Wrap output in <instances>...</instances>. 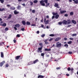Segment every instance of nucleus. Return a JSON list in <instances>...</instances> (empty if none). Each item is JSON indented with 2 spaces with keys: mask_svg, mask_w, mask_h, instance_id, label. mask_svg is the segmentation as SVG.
Segmentation results:
<instances>
[{
  "mask_svg": "<svg viewBox=\"0 0 78 78\" xmlns=\"http://www.w3.org/2000/svg\"><path fill=\"white\" fill-rule=\"evenodd\" d=\"M46 18H47V19H48V18H49V16H46Z\"/></svg>",
  "mask_w": 78,
  "mask_h": 78,
  "instance_id": "69168bd1",
  "label": "nucleus"
},
{
  "mask_svg": "<svg viewBox=\"0 0 78 78\" xmlns=\"http://www.w3.org/2000/svg\"><path fill=\"white\" fill-rule=\"evenodd\" d=\"M67 24L68 25H69V24H70V23H71V20H67Z\"/></svg>",
  "mask_w": 78,
  "mask_h": 78,
  "instance_id": "1a4fd4ad",
  "label": "nucleus"
},
{
  "mask_svg": "<svg viewBox=\"0 0 78 78\" xmlns=\"http://www.w3.org/2000/svg\"><path fill=\"white\" fill-rule=\"evenodd\" d=\"M1 26H3V27H6V23H4L3 24H1Z\"/></svg>",
  "mask_w": 78,
  "mask_h": 78,
  "instance_id": "393cba45",
  "label": "nucleus"
},
{
  "mask_svg": "<svg viewBox=\"0 0 78 78\" xmlns=\"http://www.w3.org/2000/svg\"><path fill=\"white\" fill-rule=\"evenodd\" d=\"M20 57H21V56L20 55L16 56L15 57V59H16V60H18V59H19V58H20Z\"/></svg>",
  "mask_w": 78,
  "mask_h": 78,
  "instance_id": "f8f14e48",
  "label": "nucleus"
},
{
  "mask_svg": "<svg viewBox=\"0 0 78 78\" xmlns=\"http://www.w3.org/2000/svg\"><path fill=\"white\" fill-rule=\"evenodd\" d=\"M56 69L57 70H60V69H61V67H57L56 68Z\"/></svg>",
  "mask_w": 78,
  "mask_h": 78,
  "instance_id": "58836bf2",
  "label": "nucleus"
},
{
  "mask_svg": "<svg viewBox=\"0 0 78 78\" xmlns=\"http://www.w3.org/2000/svg\"><path fill=\"white\" fill-rule=\"evenodd\" d=\"M73 36H76V34H72Z\"/></svg>",
  "mask_w": 78,
  "mask_h": 78,
  "instance_id": "de8ad7c7",
  "label": "nucleus"
},
{
  "mask_svg": "<svg viewBox=\"0 0 78 78\" xmlns=\"http://www.w3.org/2000/svg\"><path fill=\"white\" fill-rule=\"evenodd\" d=\"M71 71H73V68H72L71 69Z\"/></svg>",
  "mask_w": 78,
  "mask_h": 78,
  "instance_id": "774afa93",
  "label": "nucleus"
},
{
  "mask_svg": "<svg viewBox=\"0 0 78 78\" xmlns=\"http://www.w3.org/2000/svg\"><path fill=\"white\" fill-rule=\"evenodd\" d=\"M39 45H40V46H41V47H43V44L42 43H40L39 44Z\"/></svg>",
  "mask_w": 78,
  "mask_h": 78,
  "instance_id": "c85d7f7f",
  "label": "nucleus"
},
{
  "mask_svg": "<svg viewBox=\"0 0 78 78\" xmlns=\"http://www.w3.org/2000/svg\"><path fill=\"white\" fill-rule=\"evenodd\" d=\"M65 12H66V10L60 11V13L61 14H63V13H65Z\"/></svg>",
  "mask_w": 78,
  "mask_h": 78,
  "instance_id": "4468645a",
  "label": "nucleus"
},
{
  "mask_svg": "<svg viewBox=\"0 0 78 78\" xmlns=\"http://www.w3.org/2000/svg\"><path fill=\"white\" fill-rule=\"evenodd\" d=\"M30 5L31 6H32V5H33V2L31 1L30 2Z\"/></svg>",
  "mask_w": 78,
  "mask_h": 78,
  "instance_id": "f704fd0d",
  "label": "nucleus"
},
{
  "mask_svg": "<svg viewBox=\"0 0 78 78\" xmlns=\"http://www.w3.org/2000/svg\"><path fill=\"white\" fill-rule=\"evenodd\" d=\"M14 29L15 30H17V29L16 28V27H14Z\"/></svg>",
  "mask_w": 78,
  "mask_h": 78,
  "instance_id": "e2e57ef3",
  "label": "nucleus"
},
{
  "mask_svg": "<svg viewBox=\"0 0 78 78\" xmlns=\"http://www.w3.org/2000/svg\"><path fill=\"white\" fill-rule=\"evenodd\" d=\"M1 58H3V57L4 56V55H3V52H1Z\"/></svg>",
  "mask_w": 78,
  "mask_h": 78,
  "instance_id": "dca6fc26",
  "label": "nucleus"
},
{
  "mask_svg": "<svg viewBox=\"0 0 78 78\" xmlns=\"http://www.w3.org/2000/svg\"><path fill=\"white\" fill-rule=\"evenodd\" d=\"M59 6V5H58V3H55V4L54 6L55 7H57V8H60V7L59 6Z\"/></svg>",
  "mask_w": 78,
  "mask_h": 78,
  "instance_id": "39448f33",
  "label": "nucleus"
},
{
  "mask_svg": "<svg viewBox=\"0 0 78 78\" xmlns=\"http://www.w3.org/2000/svg\"><path fill=\"white\" fill-rule=\"evenodd\" d=\"M21 31H24V30H25V28H22L21 29Z\"/></svg>",
  "mask_w": 78,
  "mask_h": 78,
  "instance_id": "49530a36",
  "label": "nucleus"
},
{
  "mask_svg": "<svg viewBox=\"0 0 78 78\" xmlns=\"http://www.w3.org/2000/svg\"><path fill=\"white\" fill-rule=\"evenodd\" d=\"M9 67V64L7 63L5 65V67Z\"/></svg>",
  "mask_w": 78,
  "mask_h": 78,
  "instance_id": "4c0bfd02",
  "label": "nucleus"
},
{
  "mask_svg": "<svg viewBox=\"0 0 78 78\" xmlns=\"http://www.w3.org/2000/svg\"><path fill=\"white\" fill-rule=\"evenodd\" d=\"M42 47H41V48H38V50L37 51L38 53H39L40 52V53H42Z\"/></svg>",
  "mask_w": 78,
  "mask_h": 78,
  "instance_id": "7ed1b4c3",
  "label": "nucleus"
},
{
  "mask_svg": "<svg viewBox=\"0 0 78 78\" xmlns=\"http://www.w3.org/2000/svg\"><path fill=\"white\" fill-rule=\"evenodd\" d=\"M55 35L54 34H51L49 35V36H51V37H53Z\"/></svg>",
  "mask_w": 78,
  "mask_h": 78,
  "instance_id": "e433bc0d",
  "label": "nucleus"
},
{
  "mask_svg": "<svg viewBox=\"0 0 78 78\" xmlns=\"http://www.w3.org/2000/svg\"><path fill=\"white\" fill-rule=\"evenodd\" d=\"M8 30H9V29L7 27H6L5 29V31H8Z\"/></svg>",
  "mask_w": 78,
  "mask_h": 78,
  "instance_id": "c03bdc74",
  "label": "nucleus"
},
{
  "mask_svg": "<svg viewBox=\"0 0 78 78\" xmlns=\"http://www.w3.org/2000/svg\"><path fill=\"white\" fill-rule=\"evenodd\" d=\"M44 2L46 3H48V0H41L40 2V4H41V6H45V3H44Z\"/></svg>",
  "mask_w": 78,
  "mask_h": 78,
  "instance_id": "f257e3e1",
  "label": "nucleus"
},
{
  "mask_svg": "<svg viewBox=\"0 0 78 78\" xmlns=\"http://www.w3.org/2000/svg\"><path fill=\"white\" fill-rule=\"evenodd\" d=\"M11 17H12V15H11V14H10L9 16V17H8V19H11Z\"/></svg>",
  "mask_w": 78,
  "mask_h": 78,
  "instance_id": "2f4dec72",
  "label": "nucleus"
},
{
  "mask_svg": "<svg viewBox=\"0 0 78 78\" xmlns=\"http://www.w3.org/2000/svg\"><path fill=\"white\" fill-rule=\"evenodd\" d=\"M46 6H48L49 5H50V3H48V2L47 3H46Z\"/></svg>",
  "mask_w": 78,
  "mask_h": 78,
  "instance_id": "c9c22d12",
  "label": "nucleus"
},
{
  "mask_svg": "<svg viewBox=\"0 0 78 78\" xmlns=\"http://www.w3.org/2000/svg\"><path fill=\"white\" fill-rule=\"evenodd\" d=\"M26 25H31V23H30V22L27 21L26 22Z\"/></svg>",
  "mask_w": 78,
  "mask_h": 78,
  "instance_id": "aec40b11",
  "label": "nucleus"
},
{
  "mask_svg": "<svg viewBox=\"0 0 78 78\" xmlns=\"http://www.w3.org/2000/svg\"><path fill=\"white\" fill-rule=\"evenodd\" d=\"M71 26H72V25H69L67 26V27H71Z\"/></svg>",
  "mask_w": 78,
  "mask_h": 78,
  "instance_id": "0e129e2a",
  "label": "nucleus"
},
{
  "mask_svg": "<svg viewBox=\"0 0 78 78\" xmlns=\"http://www.w3.org/2000/svg\"><path fill=\"white\" fill-rule=\"evenodd\" d=\"M56 44V47H57V48H60L61 46V43H60L59 42H57Z\"/></svg>",
  "mask_w": 78,
  "mask_h": 78,
  "instance_id": "f03ea898",
  "label": "nucleus"
},
{
  "mask_svg": "<svg viewBox=\"0 0 78 78\" xmlns=\"http://www.w3.org/2000/svg\"><path fill=\"white\" fill-rule=\"evenodd\" d=\"M16 36L17 37H20V34H17Z\"/></svg>",
  "mask_w": 78,
  "mask_h": 78,
  "instance_id": "a19ab883",
  "label": "nucleus"
},
{
  "mask_svg": "<svg viewBox=\"0 0 78 78\" xmlns=\"http://www.w3.org/2000/svg\"><path fill=\"white\" fill-rule=\"evenodd\" d=\"M61 37H57L56 39H55V41H58L61 39Z\"/></svg>",
  "mask_w": 78,
  "mask_h": 78,
  "instance_id": "6e6552de",
  "label": "nucleus"
},
{
  "mask_svg": "<svg viewBox=\"0 0 78 78\" xmlns=\"http://www.w3.org/2000/svg\"><path fill=\"white\" fill-rule=\"evenodd\" d=\"M63 24H64V25H67V21H66V20H64L62 22Z\"/></svg>",
  "mask_w": 78,
  "mask_h": 78,
  "instance_id": "423d86ee",
  "label": "nucleus"
},
{
  "mask_svg": "<svg viewBox=\"0 0 78 78\" xmlns=\"http://www.w3.org/2000/svg\"><path fill=\"white\" fill-rule=\"evenodd\" d=\"M22 5H23V6H25V3L22 4Z\"/></svg>",
  "mask_w": 78,
  "mask_h": 78,
  "instance_id": "338daca9",
  "label": "nucleus"
},
{
  "mask_svg": "<svg viewBox=\"0 0 78 78\" xmlns=\"http://www.w3.org/2000/svg\"><path fill=\"white\" fill-rule=\"evenodd\" d=\"M43 20H44V19H43V17H42V19L41 20V22H42H42H43Z\"/></svg>",
  "mask_w": 78,
  "mask_h": 78,
  "instance_id": "37998d69",
  "label": "nucleus"
},
{
  "mask_svg": "<svg viewBox=\"0 0 78 78\" xmlns=\"http://www.w3.org/2000/svg\"><path fill=\"white\" fill-rule=\"evenodd\" d=\"M45 34H42V35H41V36L42 37H45Z\"/></svg>",
  "mask_w": 78,
  "mask_h": 78,
  "instance_id": "8fccbe9b",
  "label": "nucleus"
},
{
  "mask_svg": "<svg viewBox=\"0 0 78 78\" xmlns=\"http://www.w3.org/2000/svg\"><path fill=\"white\" fill-rule=\"evenodd\" d=\"M32 64H33V62L32 61H30L28 63L27 66H30V65H31Z\"/></svg>",
  "mask_w": 78,
  "mask_h": 78,
  "instance_id": "9d476101",
  "label": "nucleus"
},
{
  "mask_svg": "<svg viewBox=\"0 0 78 78\" xmlns=\"http://www.w3.org/2000/svg\"><path fill=\"white\" fill-rule=\"evenodd\" d=\"M64 47H66V48H68V47H69V45L67 44H66L64 45Z\"/></svg>",
  "mask_w": 78,
  "mask_h": 78,
  "instance_id": "b1692460",
  "label": "nucleus"
},
{
  "mask_svg": "<svg viewBox=\"0 0 78 78\" xmlns=\"http://www.w3.org/2000/svg\"><path fill=\"white\" fill-rule=\"evenodd\" d=\"M45 23V24L46 25H47V24H48L49 21L48 20L46 21L45 22H44Z\"/></svg>",
  "mask_w": 78,
  "mask_h": 78,
  "instance_id": "4be33fe9",
  "label": "nucleus"
},
{
  "mask_svg": "<svg viewBox=\"0 0 78 78\" xmlns=\"http://www.w3.org/2000/svg\"><path fill=\"white\" fill-rule=\"evenodd\" d=\"M4 0H0V2L1 3H4Z\"/></svg>",
  "mask_w": 78,
  "mask_h": 78,
  "instance_id": "473e14b6",
  "label": "nucleus"
},
{
  "mask_svg": "<svg viewBox=\"0 0 78 78\" xmlns=\"http://www.w3.org/2000/svg\"><path fill=\"white\" fill-rule=\"evenodd\" d=\"M32 13H35V10H33L32 11Z\"/></svg>",
  "mask_w": 78,
  "mask_h": 78,
  "instance_id": "864d4df0",
  "label": "nucleus"
},
{
  "mask_svg": "<svg viewBox=\"0 0 78 78\" xmlns=\"http://www.w3.org/2000/svg\"><path fill=\"white\" fill-rule=\"evenodd\" d=\"M74 3H75L76 4H78V0H76L74 2Z\"/></svg>",
  "mask_w": 78,
  "mask_h": 78,
  "instance_id": "c756f323",
  "label": "nucleus"
},
{
  "mask_svg": "<svg viewBox=\"0 0 78 78\" xmlns=\"http://www.w3.org/2000/svg\"><path fill=\"white\" fill-rule=\"evenodd\" d=\"M44 77L45 76L41 75H39L38 76V78H44Z\"/></svg>",
  "mask_w": 78,
  "mask_h": 78,
  "instance_id": "9b49d317",
  "label": "nucleus"
},
{
  "mask_svg": "<svg viewBox=\"0 0 78 78\" xmlns=\"http://www.w3.org/2000/svg\"><path fill=\"white\" fill-rule=\"evenodd\" d=\"M71 43H72V41H69L68 42V44H70Z\"/></svg>",
  "mask_w": 78,
  "mask_h": 78,
  "instance_id": "79ce46f5",
  "label": "nucleus"
},
{
  "mask_svg": "<svg viewBox=\"0 0 78 78\" xmlns=\"http://www.w3.org/2000/svg\"><path fill=\"white\" fill-rule=\"evenodd\" d=\"M6 11L5 9L4 8L1 9L0 8V11Z\"/></svg>",
  "mask_w": 78,
  "mask_h": 78,
  "instance_id": "a211bd4d",
  "label": "nucleus"
},
{
  "mask_svg": "<svg viewBox=\"0 0 78 78\" xmlns=\"http://www.w3.org/2000/svg\"><path fill=\"white\" fill-rule=\"evenodd\" d=\"M13 41L14 43H16V38H14V40H13Z\"/></svg>",
  "mask_w": 78,
  "mask_h": 78,
  "instance_id": "09e8293b",
  "label": "nucleus"
},
{
  "mask_svg": "<svg viewBox=\"0 0 78 78\" xmlns=\"http://www.w3.org/2000/svg\"><path fill=\"white\" fill-rule=\"evenodd\" d=\"M14 14H17L18 13H19V12H17L16 10H15L14 12Z\"/></svg>",
  "mask_w": 78,
  "mask_h": 78,
  "instance_id": "6ab92c4d",
  "label": "nucleus"
},
{
  "mask_svg": "<svg viewBox=\"0 0 78 78\" xmlns=\"http://www.w3.org/2000/svg\"><path fill=\"white\" fill-rule=\"evenodd\" d=\"M15 27L17 28H19L20 27V25L19 24H16L15 25Z\"/></svg>",
  "mask_w": 78,
  "mask_h": 78,
  "instance_id": "f3484780",
  "label": "nucleus"
},
{
  "mask_svg": "<svg viewBox=\"0 0 78 78\" xmlns=\"http://www.w3.org/2000/svg\"><path fill=\"white\" fill-rule=\"evenodd\" d=\"M37 34H39V31L38 30L37 31Z\"/></svg>",
  "mask_w": 78,
  "mask_h": 78,
  "instance_id": "680f3d73",
  "label": "nucleus"
},
{
  "mask_svg": "<svg viewBox=\"0 0 78 78\" xmlns=\"http://www.w3.org/2000/svg\"><path fill=\"white\" fill-rule=\"evenodd\" d=\"M64 16H65V17H68V14H65Z\"/></svg>",
  "mask_w": 78,
  "mask_h": 78,
  "instance_id": "3c124183",
  "label": "nucleus"
},
{
  "mask_svg": "<svg viewBox=\"0 0 78 78\" xmlns=\"http://www.w3.org/2000/svg\"><path fill=\"white\" fill-rule=\"evenodd\" d=\"M64 40L65 41H67V38H64Z\"/></svg>",
  "mask_w": 78,
  "mask_h": 78,
  "instance_id": "bf43d9fd",
  "label": "nucleus"
},
{
  "mask_svg": "<svg viewBox=\"0 0 78 78\" xmlns=\"http://www.w3.org/2000/svg\"><path fill=\"white\" fill-rule=\"evenodd\" d=\"M53 41V38H51L49 40V41Z\"/></svg>",
  "mask_w": 78,
  "mask_h": 78,
  "instance_id": "6e6d98bb",
  "label": "nucleus"
},
{
  "mask_svg": "<svg viewBox=\"0 0 78 78\" xmlns=\"http://www.w3.org/2000/svg\"><path fill=\"white\" fill-rule=\"evenodd\" d=\"M52 14L53 15H54V16H56L58 14V12H52Z\"/></svg>",
  "mask_w": 78,
  "mask_h": 78,
  "instance_id": "5701e85b",
  "label": "nucleus"
},
{
  "mask_svg": "<svg viewBox=\"0 0 78 78\" xmlns=\"http://www.w3.org/2000/svg\"><path fill=\"white\" fill-rule=\"evenodd\" d=\"M38 1L37 0H35L34 1V3H37Z\"/></svg>",
  "mask_w": 78,
  "mask_h": 78,
  "instance_id": "72a5a7b5",
  "label": "nucleus"
},
{
  "mask_svg": "<svg viewBox=\"0 0 78 78\" xmlns=\"http://www.w3.org/2000/svg\"><path fill=\"white\" fill-rule=\"evenodd\" d=\"M68 53L69 54V55H72V52L69 51L68 52Z\"/></svg>",
  "mask_w": 78,
  "mask_h": 78,
  "instance_id": "ea45409f",
  "label": "nucleus"
},
{
  "mask_svg": "<svg viewBox=\"0 0 78 78\" xmlns=\"http://www.w3.org/2000/svg\"><path fill=\"white\" fill-rule=\"evenodd\" d=\"M59 15L57 14L55 16V19H58V17H59Z\"/></svg>",
  "mask_w": 78,
  "mask_h": 78,
  "instance_id": "cd10ccee",
  "label": "nucleus"
},
{
  "mask_svg": "<svg viewBox=\"0 0 78 78\" xmlns=\"http://www.w3.org/2000/svg\"><path fill=\"white\" fill-rule=\"evenodd\" d=\"M44 53H42L41 54V56H44Z\"/></svg>",
  "mask_w": 78,
  "mask_h": 78,
  "instance_id": "5fc2aeb1",
  "label": "nucleus"
},
{
  "mask_svg": "<svg viewBox=\"0 0 78 78\" xmlns=\"http://www.w3.org/2000/svg\"><path fill=\"white\" fill-rule=\"evenodd\" d=\"M22 22L23 25H26V22H25V21L23 20L22 21Z\"/></svg>",
  "mask_w": 78,
  "mask_h": 78,
  "instance_id": "ddd939ff",
  "label": "nucleus"
},
{
  "mask_svg": "<svg viewBox=\"0 0 78 78\" xmlns=\"http://www.w3.org/2000/svg\"><path fill=\"white\" fill-rule=\"evenodd\" d=\"M55 18V16H52V19H54Z\"/></svg>",
  "mask_w": 78,
  "mask_h": 78,
  "instance_id": "13d9d810",
  "label": "nucleus"
},
{
  "mask_svg": "<svg viewBox=\"0 0 78 78\" xmlns=\"http://www.w3.org/2000/svg\"><path fill=\"white\" fill-rule=\"evenodd\" d=\"M72 22L73 23H74V24H76V21H75L74 20H72Z\"/></svg>",
  "mask_w": 78,
  "mask_h": 78,
  "instance_id": "412c9836",
  "label": "nucleus"
},
{
  "mask_svg": "<svg viewBox=\"0 0 78 78\" xmlns=\"http://www.w3.org/2000/svg\"><path fill=\"white\" fill-rule=\"evenodd\" d=\"M70 16H73V12H71L70 13Z\"/></svg>",
  "mask_w": 78,
  "mask_h": 78,
  "instance_id": "7c9ffc66",
  "label": "nucleus"
},
{
  "mask_svg": "<svg viewBox=\"0 0 78 78\" xmlns=\"http://www.w3.org/2000/svg\"><path fill=\"white\" fill-rule=\"evenodd\" d=\"M62 22H58V24L59 25H61V24H62Z\"/></svg>",
  "mask_w": 78,
  "mask_h": 78,
  "instance_id": "603ef678",
  "label": "nucleus"
},
{
  "mask_svg": "<svg viewBox=\"0 0 78 78\" xmlns=\"http://www.w3.org/2000/svg\"><path fill=\"white\" fill-rule=\"evenodd\" d=\"M17 9H21V6H20V5H18V6L17 7Z\"/></svg>",
  "mask_w": 78,
  "mask_h": 78,
  "instance_id": "a878e982",
  "label": "nucleus"
},
{
  "mask_svg": "<svg viewBox=\"0 0 78 78\" xmlns=\"http://www.w3.org/2000/svg\"><path fill=\"white\" fill-rule=\"evenodd\" d=\"M39 62V60H38L37 59L33 62V64H36V63H37V62Z\"/></svg>",
  "mask_w": 78,
  "mask_h": 78,
  "instance_id": "0eeeda50",
  "label": "nucleus"
},
{
  "mask_svg": "<svg viewBox=\"0 0 78 78\" xmlns=\"http://www.w3.org/2000/svg\"><path fill=\"white\" fill-rule=\"evenodd\" d=\"M51 50V49H48L47 48H45L44 49V51H50Z\"/></svg>",
  "mask_w": 78,
  "mask_h": 78,
  "instance_id": "bb28decb",
  "label": "nucleus"
},
{
  "mask_svg": "<svg viewBox=\"0 0 78 78\" xmlns=\"http://www.w3.org/2000/svg\"><path fill=\"white\" fill-rule=\"evenodd\" d=\"M71 69L70 68V67H68V68L67 70H68V71H70V70Z\"/></svg>",
  "mask_w": 78,
  "mask_h": 78,
  "instance_id": "a18cd8bd",
  "label": "nucleus"
},
{
  "mask_svg": "<svg viewBox=\"0 0 78 78\" xmlns=\"http://www.w3.org/2000/svg\"><path fill=\"white\" fill-rule=\"evenodd\" d=\"M5 64V61H3L2 62L0 63V67H2L3 66V64Z\"/></svg>",
  "mask_w": 78,
  "mask_h": 78,
  "instance_id": "20e7f679",
  "label": "nucleus"
},
{
  "mask_svg": "<svg viewBox=\"0 0 78 78\" xmlns=\"http://www.w3.org/2000/svg\"><path fill=\"white\" fill-rule=\"evenodd\" d=\"M31 26H36V24H32L31 25Z\"/></svg>",
  "mask_w": 78,
  "mask_h": 78,
  "instance_id": "052dcab7",
  "label": "nucleus"
},
{
  "mask_svg": "<svg viewBox=\"0 0 78 78\" xmlns=\"http://www.w3.org/2000/svg\"><path fill=\"white\" fill-rule=\"evenodd\" d=\"M15 9H16V8L14 7H12L10 8V10H14Z\"/></svg>",
  "mask_w": 78,
  "mask_h": 78,
  "instance_id": "2eb2a0df",
  "label": "nucleus"
},
{
  "mask_svg": "<svg viewBox=\"0 0 78 78\" xmlns=\"http://www.w3.org/2000/svg\"><path fill=\"white\" fill-rule=\"evenodd\" d=\"M44 27V26L43 25V24H41V27L42 28H43Z\"/></svg>",
  "mask_w": 78,
  "mask_h": 78,
  "instance_id": "4d7b16f0",
  "label": "nucleus"
}]
</instances>
